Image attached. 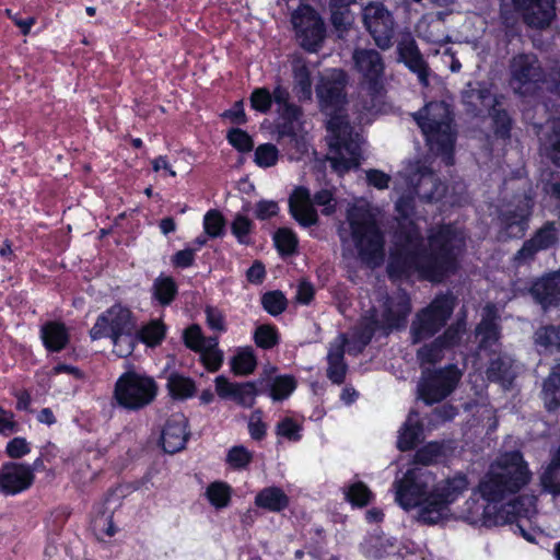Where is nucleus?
<instances>
[{
    "mask_svg": "<svg viewBox=\"0 0 560 560\" xmlns=\"http://www.w3.org/2000/svg\"><path fill=\"white\" fill-rule=\"evenodd\" d=\"M534 345L539 353L560 351V327L544 326L534 334Z\"/></svg>",
    "mask_w": 560,
    "mask_h": 560,
    "instance_id": "obj_35",
    "label": "nucleus"
},
{
    "mask_svg": "<svg viewBox=\"0 0 560 560\" xmlns=\"http://www.w3.org/2000/svg\"><path fill=\"white\" fill-rule=\"evenodd\" d=\"M137 336L141 342L154 347L163 340L165 326L160 320H151L137 332Z\"/></svg>",
    "mask_w": 560,
    "mask_h": 560,
    "instance_id": "obj_43",
    "label": "nucleus"
},
{
    "mask_svg": "<svg viewBox=\"0 0 560 560\" xmlns=\"http://www.w3.org/2000/svg\"><path fill=\"white\" fill-rule=\"evenodd\" d=\"M295 389V381L291 376H278L273 380L270 396L273 400H282L289 397Z\"/></svg>",
    "mask_w": 560,
    "mask_h": 560,
    "instance_id": "obj_48",
    "label": "nucleus"
},
{
    "mask_svg": "<svg viewBox=\"0 0 560 560\" xmlns=\"http://www.w3.org/2000/svg\"><path fill=\"white\" fill-rule=\"evenodd\" d=\"M264 308L271 315H278L285 308V298L280 292H268L262 296Z\"/></svg>",
    "mask_w": 560,
    "mask_h": 560,
    "instance_id": "obj_55",
    "label": "nucleus"
},
{
    "mask_svg": "<svg viewBox=\"0 0 560 560\" xmlns=\"http://www.w3.org/2000/svg\"><path fill=\"white\" fill-rule=\"evenodd\" d=\"M228 140L232 147L241 152H248L253 149L254 142L250 136L241 129H231L228 132Z\"/></svg>",
    "mask_w": 560,
    "mask_h": 560,
    "instance_id": "obj_53",
    "label": "nucleus"
},
{
    "mask_svg": "<svg viewBox=\"0 0 560 560\" xmlns=\"http://www.w3.org/2000/svg\"><path fill=\"white\" fill-rule=\"evenodd\" d=\"M363 23L377 47L383 50L392 46L395 22L392 13L383 3L368 4L362 12Z\"/></svg>",
    "mask_w": 560,
    "mask_h": 560,
    "instance_id": "obj_15",
    "label": "nucleus"
},
{
    "mask_svg": "<svg viewBox=\"0 0 560 560\" xmlns=\"http://www.w3.org/2000/svg\"><path fill=\"white\" fill-rule=\"evenodd\" d=\"M464 100L476 109H478V104H480L482 108L488 109L495 122V132L501 137H505L508 135L510 118L505 112H501L495 108L498 101L489 89H469L465 91Z\"/></svg>",
    "mask_w": 560,
    "mask_h": 560,
    "instance_id": "obj_19",
    "label": "nucleus"
},
{
    "mask_svg": "<svg viewBox=\"0 0 560 560\" xmlns=\"http://www.w3.org/2000/svg\"><path fill=\"white\" fill-rule=\"evenodd\" d=\"M278 211V203L272 200H260L255 208V214L259 220L269 219L276 215Z\"/></svg>",
    "mask_w": 560,
    "mask_h": 560,
    "instance_id": "obj_64",
    "label": "nucleus"
},
{
    "mask_svg": "<svg viewBox=\"0 0 560 560\" xmlns=\"http://www.w3.org/2000/svg\"><path fill=\"white\" fill-rule=\"evenodd\" d=\"M167 388L172 397L186 399L194 396L196 392L195 382L185 375L178 373L170 374L167 378Z\"/></svg>",
    "mask_w": 560,
    "mask_h": 560,
    "instance_id": "obj_39",
    "label": "nucleus"
},
{
    "mask_svg": "<svg viewBox=\"0 0 560 560\" xmlns=\"http://www.w3.org/2000/svg\"><path fill=\"white\" fill-rule=\"evenodd\" d=\"M552 135L548 140V154L555 164L560 165V119L549 122Z\"/></svg>",
    "mask_w": 560,
    "mask_h": 560,
    "instance_id": "obj_54",
    "label": "nucleus"
},
{
    "mask_svg": "<svg viewBox=\"0 0 560 560\" xmlns=\"http://www.w3.org/2000/svg\"><path fill=\"white\" fill-rule=\"evenodd\" d=\"M347 8L331 7V21L337 30H347L353 23V16Z\"/></svg>",
    "mask_w": 560,
    "mask_h": 560,
    "instance_id": "obj_60",
    "label": "nucleus"
},
{
    "mask_svg": "<svg viewBox=\"0 0 560 560\" xmlns=\"http://www.w3.org/2000/svg\"><path fill=\"white\" fill-rule=\"evenodd\" d=\"M532 206V200L524 198L513 207V209L512 206H508V208L502 211L499 220L509 237L523 236L527 228V220L530 215Z\"/></svg>",
    "mask_w": 560,
    "mask_h": 560,
    "instance_id": "obj_24",
    "label": "nucleus"
},
{
    "mask_svg": "<svg viewBox=\"0 0 560 560\" xmlns=\"http://www.w3.org/2000/svg\"><path fill=\"white\" fill-rule=\"evenodd\" d=\"M396 209L401 215L395 248L390 253L388 275L393 279L417 277L441 281L456 266L465 236L452 225L432 229L424 240L420 235V219H408L409 205L400 198Z\"/></svg>",
    "mask_w": 560,
    "mask_h": 560,
    "instance_id": "obj_1",
    "label": "nucleus"
},
{
    "mask_svg": "<svg viewBox=\"0 0 560 560\" xmlns=\"http://www.w3.org/2000/svg\"><path fill=\"white\" fill-rule=\"evenodd\" d=\"M497 308L494 305H487L483 308L482 320L477 328V337L479 338V355L488 349L492 353H497L499 348V331L495 324Z\"/></svg>",
    "mask_w": 560,
    "mask_h": 560,
    "instance_id": "obj_27",
    "label": "nucleus"
},
{
    "mask_svg": "<svg viewBox=\"0 0 560 560\" xmlns=\"http://www.w3.org/2000/svg\"><path fill=\"white\" fill-rule=\"evenodd\" d=\"M557 241V229L553 224H547L537 234L527 241L516 255V260L525 261L534 256L537 250L546 249Z\"/></svg>",
    "mask_w": 560,
    "mask_h": 560,
    "instance_id": "obj_30",
    "label": "nucleus"
},
{
    "mask_svg": "<svg viewBox=\"0 0 560 560\" xmlns=\"http://www.w3.org/2000/svg\"><path fill=\"white\" fill-rule=\"evenodd\" d=\"M293 92L300 101L312 98V74L316 66L306 61L302 55L291 57Z\"/></svg>",
    "mask_w": 560,
    "mask_h": 560,
    "instance_id": "obj_25",
    "label": "nucleus"
},
{
    "mask_svg": "<svg viewBox=\"0 0 560 560\" xmlns=\"http://www.w3.org/2000/svg\"><path fill=\"white\" fill-rule=\"evenodd\" d=\"M184 339L186 346L195 351H200L205 348L209 340V338L202 336L201 329L197 325H192L185 330Z\"/></svg>",
    "mask_w": 560,
    "mask_h": 560,
    "instance_id": "obj_58",
    "label": "nucleus"
},
{
    "mask_svg": "<svg viewBox=\"0 0 560 560\" xmlns=\"http://www.w3.org/2000/svg\"><path fill=\"white\" fill-rule=\"evenodd\" d=\"M459 378L460 372L454 365L434 372L423 371L419 396L428 405L438 402L451 394Z\"/></svg>",
    "mask_w": 560,
    "mask_h": 560,
    "instance_id": "obj_14",
    "label": "nucleus"
},
{
    "mask_svg": "<svg viewBox=\"0 0 560 560\" xmlns=\"http://www.w3.org/2000/svg\"><path fill=\"white\" fill-rule=\"evenodd\" d=\"M253 223L245 215L238 214L232 223V233L242 244L248 243V235L252 231Z\"/></svg>",
    "mask_w": 560,
    "mask_h": 560,
    "instance_id": "obj_57",
    "label": "nucleus"
},
{
    "mask_svg": "<svg viewBox=\"0 0 560 560\" xmlns=\"http://www.w3.org/2000/svg\"><path fill=\"white\" fill-rule=\"evenodd\" d=\"M253 454L243 445H236L229 450L226 463L234 469H243L249 465Z\"/></svg>",
    "mask_w": 560,
    "mask_h": 560,
    "instance_id": "obj_49",
    "label": "nucleus"
},
{
    "mask_svg": "<svg viewBox=\"0 0 560 560\" xmlns=\"http://www.w3.org/2000/svg\"><path fill=\"white\" fill-rule=\"evenodd\" d=\"M422 439V427L417 412H410L406 422L399 430L397 446L400 451H408Z\"/></svg>",
    "mask_w": 560,
    "mask_h": 560,
    "instance_id": "obj_33",
    "label": "nucleus"
},
{
    "mask_svg": "<svg viewBox=\"0 0 560 560\" xmlns=\"http://www.w3.org/2000/svg\"><path fill=\"white\" fill-rule=\"evenodd\" d=\"M224 225V218L218 210H210L203 217V230L210 237L221 236Z\"/></svg>",
    "mask_w": 560,
    "mask_h": 560,
    "instance_id": "obj_50",
    "label": "nucleus"
},
{
    "mask_svg": "<svg viewBox=\"0 0 560 560\" xmlns=\"http://www.w3.org/2000/svg\"><path fill=\"white\" fill-rule=\"evenodd\" d=\"M255 342L258 347L270 349L278 343V335L275 327L261 325L255 330Z\"/></svg>",
    "mask_w": 560,
    "mask_h": 560,
    "instance_id": "obj_52",
    "label": "nucleus"
},
{
    "mask_svg": "<svg viewBox=\"0 0 560 560\" xmlns=\"http://www.w3.org/2000/svg\"><path fill=\"white\" fill-rule=\"evenodd\" d=\"M454 306V298L445 294L435 298L428 307L419 312L410 328L412 342L418 343L438 332L453 313Z\"/></svg>",
    "mask_w": 560,
    "mask_h": 560,
    "instance_id": "obj_10",
    "label": "nucleus"
},
{
    "mask_svg": "<svg viewBox=\"0 0 560 560\" xmlns=\"http://www.w3.org/2000/svg\"><path fill=\"white\" fill-rule=\"evenodd\" d=\"M413 118L422 130L430 150L435 154L444 155L446 164L452 163L451 152L455 136L452 128V113L444 102L425 105Z\"/></svg>",
    "mask_w": 560,
    "mask_h": 560,
    "instance_id": "obj_6",
    "label": "nucleus"
},
{
    "mask_svg": "<svg viewBox=\"0 0 560 560\" xmlns=\"http://www.w3.org/2000/svg\"><path fill=\"white\" fill-rule=\"evenodd\" d=\"M291 22L300 45L312 52L317 51L325 38L324 22L310 5H300L292 14Z\"/></svg>",
    "mask_w": 560,
    "mask_h": 560,
    "instance_id": "obj_13",
    "label": "nucleus"
},
{
    "mask_svg": "<svg viewBox=\"0 0 560 560\" xmlns=\"http://www.w3.org/2000/svg\"><path fill=\"white\" fill-rule=\"evenodd\" d=\"M346 497L353 505L364 506L371 501L372 492L363 482L358 481L348 487Z\"/></svg>",
    "mask_w": 560,
    "mask_h": 560,
    "instance_id": "obj_51",
    "label": "nucleus"
},
{
    "mask_svg": "<svg viewBox=\"0 0 560 560\" xmlns=\"http://www.w3.org/2000/svg\"><path fill=\"white\" fill-rule=\"evenodd\" d=\"M464 331L465 323L462 320L448 327L442 337L419 349L418 359L420 363L423 365L440 361L443 357V350L456 345Z\"/></svg>",
    "mask_w": 560,
    "mask_h": 560,
    "instance_id": "obj_22",
    "label": "nucleus"
},
{
    "mask_svg": "<svg viewBox=\"0 0 560 560\" xmlns=\"http://www.w3.org/2000/svg\"><path fill=\"white\" fill-rule=\"evenodd\" d=\"M406 182L412 190L427 200L440 199L444 192V186L438 183L431 170L421 166L419 163L411 164L406 170Z\"/></svg>",
    "mask_w": 560,
    "mask_h": 560,
    "instance_id": "obj_18",
    "label": "nucleus"
},
{
    "mask_svg": "<svg viewBox=\"0 0 560 560\" xmlns=\"http://www.w3.org/2000/svg\"><path fill=\"white\" fill-rule=\"evenodd\" d=\"M277 434L289 441H299L301 439V425L291 418L280 421L276 430Z\"/></svg>",
    "mask_w": 560,
    "mask_h": 560,
    "instance_id": "obj_56",
    "label": "nucleus"
},
{
    "mask_svg": "<svg viewBox=\"0 0 560 560\" xmlns=\"http://www.w3.org/2000/svg\"><path fill=\"white\" fill-rule=\"evenodd\" d=\"M5 452L11 458H21L31 452V447L24 438H14L7 444Z\"/></svg>",
    "mask_w": 560,
    "mask_h": 560,
    "instance_id": "obj_61",
    "label": "nucleus"
},
{
    "mask_svg": "<svg viewBox=\"0 0 560 560\" xmlns=\"http://www.w3.org/2000/svg\"><path fill=\"white\" fill-rule=\"evenodd\" d=\"M409 313L410 302L405 293L377 300V305L374 304L362 317L360 331L357 335L359 341L364 346L376 330L387 331L398 328L405 324Z\"/></svg>",
    "mask_w": 560,
    "mask_h": 560,
    "instance_id": "obj_8",
    "label": "nucleus"
},
{
    "mask_svg": "<svg viewBox=\"0 0 560 560\" xmlns=\"http://www.w3.org/2000/svg\"><path fill=\"white\" fill-rule=\"evenodd\" d=\"M488 378L500 382L503 386H508L515 377L512 359L506 355H499L497 360H492L487 371Z\"/></svg>",
    "mask_w": 560,
    "mask_h": 560,
    "instance_id": "obj_37",
    "label": "nucleus"
},
{
    "mask_svg": "<svg viewBox=\"0 0 560 560\" xmlns=\"http://www.w3.org/2000/svg\"><path fill=\"white\" fill-rule=\"evenodd\" d=\"M255 504L270 512H281L289 505V498L282 489L267 487L257 493Z\"/></svg>",
    "mask_w": 560,
    "mask_h": 560,
    "instance_id": "obj_34",
    "label": "nucleus"
},
{
    "mask_svg": "<svg viewBox=\"0 0 560 560\" xmlns=\"http://www.w3.org/2000/svg\"><path fill=\"white\" fill-rule=\"evenodd\" d=\"M201 357V361L210 372L218 371L223 361V353L218 348V339L209 337L206 347L198 351Z\"/></svg>",
    "mask_w": 560,
    "mask_h": 560,
    "instance_id": "obj_41",
    "label": "nucleus"
},
{
    "mask_svg": "<svg viewBox=\"0 0 560 560\" xmlns=\"http://www.w3.org/2000/svg\"><path fill=\"white\" fill-rule=\"evenodd\" d=\"M542 399L548 410L560 406V364L555 366L544 383Z\"/></svg>",
    "mask_w": 560,
    "mask_h": 560,
    "instance_id": "obj_38",
    "label": "nucleus"
},
{
    "mask_svg": "<svg viewBox=\"0 0 560 560\" xmlns=\"http://www.w3.org/2000/svg\"><path fill=\"white\" fill-rule=\"evenodd\" d=\"M250 104L255 110L268 112L272 104L271 93L265 88L254 90L250 95Z\"/></svg>",
    "mask_w": 560,
    "mask_h": 560,
    "instance_id": "obj_59",
    "label": "nucleus"
},
{
    "mask_svg": "<svg viewBox=\"0 0 560 560\" xmlns=\"http://www.w3.org/2000/svg\"><path fill=\"white\" fill-rule=\"evenodd\" d=\"M279 159V150L271 143L260 144L255 150L254 161L259 167H271Z\"/></svg>",
    "mask_w": 560,
    "mask_h": 560,
    "instance_id": "obj_44",
    "label": "nucleus"
},
{
    "mask_svg": "<svg viewBox=\"0 0 560 560\" xmlns=\"http://www.w3.org/2000/svg\"><path fill=\"white\" fill-rule=\"evenodd\" d=\"M469 489L464 474H456L435 483V476L422 467L408 469L393 483L395 502L405 511L418 509L425 524L448 521L451 505Z\"/></svg>",
    "mask_w": 560,
    "mask_h": 560,
    "instance_id": "obj_3",
    "label": "nucleus"
},
{
    "mask_svg": "<svg viewBox=\"0 0 560 560\" xmlns=\"http://www.w3.org/2000/svg\"><path fill=\"white\" fill-rule=\"evenodd\" d=\"M256 358L250 348H242L231 360V369L236 375H248L256 368Z\"/></svg>",
    "mask_w": 560,
    "mask_h": 560,
    "instance_id": "obj_40",
    "label": "nucleus"
},
{
    "mask_svg": "<svg viewBox=\"0 0 560 560\" xmlns=\"http://www.w3.org/2000/svg\"><path fill=\"white\" fill-rule=\"evenodd\" d=\"M353 61L364 82L374 90L384 73V62L381 55L374 49H355Z\"/></svg>",
    "mask_w": 560,
    "mask_h": 560,
    "instance_id": "obj_23",
    "label": "nucleus"
},
{
    "mask_svg": "<svg viewBox=\"0 0 560 560\" xmlns=\"http://www.w3.org/2000/svg\"><path fill=\"white\" fill-rule=\"evenodd\" d=\"M187 440V420L183 415H173L162 431V446L167 453L184 448Z\"/></svg>",
    "mask_w": 560,
    "mask_h": 560,
    "instance_id": "obj_28",
    "label": "nucleus"
},
{
    "mask_svg": "<svg viewBox=\"0 0 560 560\" xmlns=\"http://www.w3.org/2000/svg\"><path fill=\"white\" fill-rule=\"evenodd\" d=\"M195 253L196 249H192L191 247L184 248L182 250H178L172 256V265L176 268H188L192 266L195 261Z\"/></svg>",
    "mask_w": 560,
    "mask_h": 560,
    "instance_id": "obj_63",
    "label": "nucleus"
},
{
    "mask_svg": "<svg viewBox=\"0 0 560 560\" xmlns=\"http://www.w3.org/2000/svg\"><path fill=\"white\" fill-rule=\"evenodd\" d=\"M399 60L402 61L412 72L417 73L420 82L428 84V68L423 60L413 37L410 34L401 36L397 45Z\"/></svg>",
    "mask_w": 560,
    "mask_h": 560,
    "instance_id": "obj_26",
    "label": "nucleus"
},
{
    "mask_svg": "<svg viewBox=\"0 0 560 560\" xmlns=\"http://www.w3.org/2000/svg\"><path fill=\"white\" fill-rule=\"evenodd\" d=\"M215 393L221 399L233 400L242 407L250 408L255 404L257 389L254 383H233L225 376L214 380Z\"/></svg>",
    "mask_w": 560,
    "mask_h": 560,
    "instance_id": "obj_21",
    "label": "nucleus"
},
{
    "mask_svg": "<svg viewBox=\"0 0 560 560\" xmlns=\"http://www.w3.org/2000/svg\"><path fill=\"white\" fill-rule=\"evenodd\" d=\"M232 487L224 481H212L205 489V498L215 510H222L230 505L232 498Z\"/></svg>",
    "mask_w": 560,
    "mask_h": 560,
    "instance_id": "obj_36",
    "label": "nucleus"
},
{
    "mask_svg": "<svg viewBox=\"0 0 560 560\" xmlns=\"http://www.w3.org/2000/svg\"><path fill=\"white\" fill-rule=\"evenodd\" d=\"M524 21L532 27L544 28L555 18V0H513Z\"/></svg>",
    "mask_w": 560,
    "mask_h": 560,
    "instance_id": "obj_20",
    "label": "nucleus"
},
{
    "mask_svg": "<svg viewBox=\"0 0 560 560\" xmlns=\"http://www.w3.org/2000/svg\"><path fill=\"white\" fill-rule=\"evenodd\" d=\"M444 454V445L438 442H431L417 451L415 462L429 465L438 462Z\"/></svg>",
    "mask_w": 560,
    "mask_h": 560,
    "instance_id": "obj_46",
    "label": "nucleus"
},
{
    "mask_svg": "<svg viewBox=\"0 0 560 560\" xmlns=\"http://www.w3.org/2000/svg\"><path fill=\"white\" fill-rule=\"evenodd\" d=\"M40 338L46 349L58 352L67 346L69 334L63 324L49 322L42 326Z\"/></svg>",
    "mask_w": 560,
    "mask_h": 560,
    "instance_id": "obj_31",
    "label": "nucleus"
},
{
    "mask_svg": "<svg viewBox=\"0 0 560 560\" xmlns=\"http://www.w3.org/2000/svg\"><path fill=\"white\" fill-rule=\"evenodd\" d=\"M377 209L364 199H357L347 211L350 237L359 257L375 267L384 259V238L377 226Z\"/></svg>",
    "mask_w": 560,
    "mask_h": 560,
    "instance_id": "obj_5",
    "label": "nucleus"
},
{
    "mask_svg": "<svg viewBox=\"0 0 560 560\" xmlns=\"http://www.w3.org/2000/svg\"><path fill=\"white\" fill-rule=\"evenodd\" d=\"M137 322L131 311L120 304H115L102 313L90 330L93 340L110 338L115 352L127 357L133 347Z\"/></svg>",
    "mask_w": 560,
    "mask_h": 560,
    "instance_id": "obj_7",
    "label": "nucleus"
},
{
    "mask_svg": "<svg viewBox=\"0 0 560 560\" xmlns=\"http://www.w3.org/2000/svg\"><path fill=\"white\" fill-rule=\"evenodd\" d=\"M158 386L152 377L127 372L117 380L114 396L121 407L137 410L153 401Z\"/></svg>",
    "mask_w": 560,
    "mask_h": 560,
    "instance_id": "obj_9",
    "label": "nucleus"
},
{
    "mask_svg": "<svg viewBox=\"0 0 560 560\" xmlns=\"http://www.w3.org/2000/svg\"><path fill=\"white\" fill-rule=\"evenodd\" d=\"M272 102L278 106V113L287 122L279 124L278 130L280 136H287L295 141L298 145L304 142V137L300 135V109L289 103V92L285 88L278 85L271 93Z\"/></svg>",
    "mask_w": 560,
    "mask_h": 560,
    "instance_id": "obj_16",
    "label": "nucleus"
},
{
    "mask_svg": "<svg viewBox=\"0 0 560 560\" xmlns=\"http://www.w3.org/2000/svg\"><path fill=\"white\" fill-rule=\"evenodd\" d=\"M314 205L323 208V214L330 215L336 211L337 202L332 192L326 189L318 191L312 201L308 189L304 187L295 188L289 200L291 214L304 226H310L317 222Z\"/></svg>",
    "mask_w": 560,
    "mask_h": 560,
    "instance_id": "obj_11",
    "label": "nucleus"
},
{
    "mask_svg": "<svg viewBox=\"0 0 560 560\" xmlns=\"http://www.w3.org/2000/svg\"><path fill=\"white\" fill-rule=\"evenodd\" d=\"M345 337L340 336L330 347L328 360V377L336 384L343 382L346 376V364L343 362Z\"/></svg>",
    "mask_w": 560,
    "mask_h": 560,
    "instance_id": "obj_32",
    "label": "nucleus"
},
{
    "mask_svg": "<svg viewBox=\"0 0 560 560\" xmlns=\"http://www.w3.org/2000/svg\"><path fill=\"white\" fill-rule=\"evenodd\" d=\"M34 469L22 463H7L0 468V492L15 495L27 490L34 482Z\"/></svg>",
    "mask_w": 560,
    "mask_h": 560,
    "instance_id": "obj_17",
    "label": "nucleus"
},
{
    "mask_svg": "<svg viewBox=\"0 0 560 560\" xmlns=\"http://www.w3.org/2000/svg\"><path fill=\"white\" fill-rule=\"evenodd\" d=\"M273 241L276 244L277 249L282 255H290L292 254L298 245V238L296 235L291 231L290 229L282 228L279 229L273 236Z\"/></svg>",
    "mask_w": 560,
    "mask_h": 560,
    "instance_id": "obj_45",
    "label": "nucleus"
},
{
    "mask_svg": "<svg viewBox=\"0 0 560 560\" xmlns=\"http://www.w3.org/2000/svg\"><path fill=\"white\" fill-rule=\"evenodd\" d=\"M511 89L522 96L536 93L542 80V71L534 54L515 55L509 66Z\"/></svg>",
    "mask_w": 560,
    "mask_h": 560,
    "instance_id": "obj_12",
    "label": "nucleus"
},
{
    "mask_svg": "<svg viewBox=\"0 0 560 560\" xmlns=\"http://www.w3.org/2000/svg\"><path fill=\"white\" fill-rule=\"evenodd\" d=\"M430 16H423L419 23L417 24V32L420 37L425 39L427 42L433 43V44H444L447 42V36L441 32L440 24L433 25V30H429L430 24L429 20Z\"/></svg>",
    "mask_w": 560,
    "mask_h": 560,
    "instance_id": "obj_47",
    "label": "nucleus"
},
{
    "mask_svg": "<svg viewBox=\"0 0 560 560\" xmlns=\"http://www.w3.org/2000/svg\"><path fill=\"white\" fill-rule=\"evenodd\" d=\"M248 431L253 439L261 440L266 434V424L262 421L261 412L254 411L248 420Z\"/></svg>",
    "mask_w": 560,
    "mask_h": 560,
    "instance_id": "obj_62",
    "label": "nucleus"
},
{
    "mask_svg": "<svg viewBox=\"0 0 560 560\" xmlns=\"http://www.w3.org/2000/svg\"><path fill=\"white\" fill-rule=\"evenodd\" d=\"M530 292L544 310L560 304V271L536 281Z\"/></svg>",
    "mask_w": 560,
    "mask_h": 560,
    "instance_id": "obj_29",
    "label": "nucleus"
},
{
    "mask_svg": "<svg viewBox=\"0 0 560 560\" xmlns=\"http://www.w3.org/2000/svg\"><path fill=\"white\" fill-rule=\"evenodd\" d=\"M177 292V287L172 277L160 276L153 283V295L162 304H170Z\"/></svg>",
    "mask_w": 560,
    "mask_h": 560,
    "instance_id": "obj_42",
    "label": "nucleus"
},
{
    "mask_svg": "<svg viewBox=\"0 0 560 560\" xmlns=\"http://www.w3.org/2000/svg\"><path fill=\"white\" fill-rule=\"evenodd\" d=\"M346 73L339 69L326 71L316 88L322 110L328 117L327 131L330 153L328 160L339 175L357 168L361 162L362 138L353 132L342 110Z\"/></svg>",
    "mask_w": 560,
    "mask_h": 560,
    "instance_id": "obj_4",
    "label": "nucleus"
},
{
    "mask_svg": "<svg viewBox=\"0 0 560 560\" xmlns=\"http://www.w3.org/2000/svg\"><path fill=\"white\" fill-rule=\"evenodd\" d=\"M530 479V471L518 452L502 454L481 479L478 491L456 511L451 518H458L471 525L498 526L529 518L536 512V499L522 497L499 509V502L506 493L518 491Z\"/></svg>",
    "mask_w": 560,
    "mask_h": 560,
    "instance_id": "obj_2",
    "label": "nucleus"
}]
</instances>
